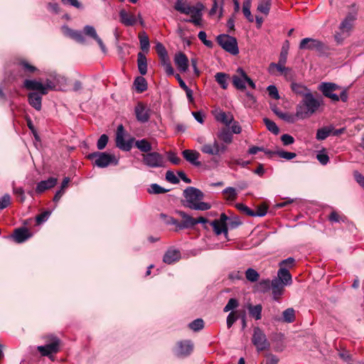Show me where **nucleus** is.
I'll return each instance as SVG.
<instances>
[{
  "mask_svg": "<svg viewBox=\"0 0 364 364\" xmlns=\"http://www.w3.org/2000/svg\"><path fill=\"white\" fill-rule=\"evenodd\" d=\"M174 9L181 14L190 16L186 22L193 23L196 26L202 27L203 11L205 6L200 2L192 4L191 1H176Z\"/></svg>",
  "mask_w": 364,
  "mask_h": 364,
  "instance_id": "f257e3e1",
  "label": "nucleus"
},
{
  "mask_svg": "<svg viewBox=\"0 0 364 364\" xmlns=\"http://www.w3.org/2000/svg\"><path fill=\"white\" fill-rule=\"evenodd\" d=\"M323 105L322 99L316 98L312 94H307L296 107V116L301 119L309 118Z\"/></svg>",
  "mask_w": 364,
  "mask_h": 364,
  "instance_id": "f03ea898",
  "label": "nucleus"
},
{
  "mask_svg": "<svg viewBox=\"0 0 364 364\" xmlns=\"http://www.w3.org/2000/svg\"><path fill=\"white\" fill-rule=\"evenodd\" d=\"M183 196L186 198L185 205L192 210H207L211 205L201 200L204 198L203 193L194 187H188L183 191Z\"/></svg>",
  "mask_w": 364,
  "mask_h": 364,
  "instance_id": "7ed1b4c3",
  "label": "nucleus"
},
{
  "mask_svg": "<svg viewBox=\"0 0 364 364\" xmlns=\"http://www.w3.org/2000/svg\"><path fill=\"white\" fill-rule=\"evenodd\" d=\"M318 89L324 97L331 99L332 102H336L341 100L346 102L348 100L347 89L341 87L334 82H323L319 84Z\"/></svg>",
  "mask_w": 364,
  "mask_h": 364,
  "instance_id": "20e7f679",
  "label": "nucleus"
},
{
  "mask_svg": "<svg viewBox=\"0 0 364 364\" xmlns=\"http://www.w3.org/2000/svg\"><path fill=\"white\" fill-rule=\"evenodd\" d=\"M46 345L37 347L38 351L43 356H50L60 350V340L55 336L47 335L44 336Z\"/></svg>",
  "mask_w": 364,
  "mask_h": 364,
  "instance_id": "39448f33",
  "label": "nucleus"
},
{
  "mask_svg": "<svg viewBox=\"0 0 364 364\" xmlns=\"http://www.w3.org/2000/svg\"><path fill=\"white\" fill-rule=\"evenodd\" d=\"M357 14L355 12L349 13L342 21L339 26L340 33L335 35L337 42H341L343 38L349 36L353 27V23L356 20Z\"/></svg>",
  "mask_w": 364,
  "mask_h": 364,
  "instance_id": "423d86ee",
  "label": "nucleus"
},
{
  "mask_svg": "<svg viewBox=\"0 0 364 364\" xmlns=\"http://www.w3.org/2000/svg\"><path fill=\"white\" fill-rule=\"evenodd\" d=\"M88 158L92 160L97 166L100 168L107 167L111 164H117L115 156L106 152H94L89 154Z\"/></svg>",
  "mask_w": 364,
  "mask_h": 364,
  "instance_id": "0eeeda50",
  "label": "nucleus"
},
{
  "mask_svg": "<svg viewBox=\"0 0 364 364\" xmlns=\"http://www.w3.org/2000/svg\"><path fill=\"white\" fill-rule=\"evenodd\" d=\"M217 41L225 51L232 55L238 54L237 42L235 37L228 34H221L217 37Z\"/></svg>",
  "mask_w": 364,
  "mask_h": 364,
  "instance_id": "6e6552de",
  "label": "nucleus"
},
{
  "mask_svg": "<svg viewBox=\"0 0 364 364\" xmlns=\"http://www.w3.org/2000/svg\"><path fill=\"white\" fill-rule=\"evenodd\" d=\"M142 161L150 168L164 167L165 164L164 157L156 151L142 154Z\"/></svg>",
  "mask_w": 364,
  "mask_h": 364,
  "instance_id": "1a4fd4ad",
  "label": "nucleus"
},
{
  "mask_svg": "<svg viewBox=\"0 0 364 364\" xmlns=\"http://www.w3.org/2000/svg\"><path fill=\"white\" fill-rule=\"evenodd\" d=\"M177 213L182 218V221L179 225V229L190 228H193L198 223L205 224L208 222V219L204 217L193 218L191 215L181 210L177 211Z\"/></svg>",
  "mask_w": 364,
  "mask_h": 364,
  "instance_id": "9d476101",
  "label": "nucleus"
},
{
  "mask_svg": "<svg viewBox=\"0 0 364 364\" xmlns=\"http://www.w3.org/2000/svg\"><path fill=\"white\" fill-rule=\"evenodd\" d=\"M252 341L258 351L266 350L269 346L265 334L259 327L254 328Z\"/></svg>",
  "mask_w": 364,
  "mask_h": 364,
  "instance_id": "9b49d317",
  "label": "nucleus"
},
{
  "mask_svg": "<svg viewBox=\"0 0 364 364\" xmlns=\"http://www.w3.org/2000/svg\"><path fill=\"white\" fill-rule=\"evenodd\" d=\"M324 44L314 38H305L299 43V49L322 51L324 49Z\"/></svg>",
  "mask_w": 364,
  "mask_h": 364,
  "instance_id": "f8f14e48",
  "label": "nucleus"
},
{
  "mask_svg": "<svg viewBox=\"0 0 364 364\" xmlns=\"http://www.w3.org/2000/svg\"><path fill=\"white\" fill-rule=\"evenodd\" d=\"M134 139L132 138L128 141H125L124 138V128L122 124L117 127L116 134V145L118 148L124 151H129L132 147Z\"/></svg>",
  "mask_w": 364,
  "mask_h": 364,
  "instance_id": "ddd939ff",
  "label": "nucleus"
},
{
  "mask_svg": "<svg viewBox=\"0 0 364 364\" xmlns=\"http://www.w3.org/2000/svg\"><path fill=\"white\" fill-rule=\"evenodd\" d=\"M193 350V343L189 340L178 341L174 352L179 357H186L189 355Z\"/></svg>",
  "mask_w": 364,
  "mask_h": 364,
  "instance_id": "4468645a",
  "label": "nucleus"
},
{
  "mask_svg": "<svg viewBox=\"0 0 364 364\" xmlns=\"http://www.w3.org/2000/svg\"><path fill=\"white\" fill-rule=\"evenodd\" d=\"M134 112L137 121L146 123L150 118V109L142 102H138L134 108Z\"/></svg>",
  "mask_w": 364,
  "mask_h": 364,
  "instance_id": "2eb2a0df",
  "label": "nucleus"
},
{
  "mask_svg": "<svg viewBox=\"0 0 364 364\" xmlns=\"http://www.w3.org/2000/svg\"><path fill=\"white\" fill-rule=\"evenodd\" d=\"M236 73V75L232 76V84L238 90H245L247 75L243 69L240 68H237Z\"/></svg>",
  "mask_w": 364,
  "mask_h": 364,
  "instance_id": "dca6fc26",
  "label": "nucleus"
},
{
  "mask_svg": "<svg viewBox=\"0 0 364 364\" xmlns=\"http://www.w3.org/2000/svg\"><path fill=\"white\" fill-rule=\"evenodd\" d=\"M120 22L126 26H132L137 22V17L126 9L119 11Z\"/></svg>",
  "mask_w": 364,
  "mask_h": 364,
  "instance_id": "f3484780",
  "label": "nucleus"
},
{
  "mask_svg": "<svg viewBox=\"0 0 364 364\" xmlns=\"http://www.w3.org/2000/svg\"><path fill=\"white\" fill-rule=\"evenodd\" d=\"M286 285L282 284L279 279H273L271 281V288L273 299L278 301L284 291V287Z\"/></svg>",
  "mask_w": 364,
  "mask_h": 364,
  "instance_id": "a211bd4d",
  "label": "nucleus"
},
{
  "mask_svg": "<svg viewBox=\"0 0 364 364\" xmlns=\"http://www.w3.org/2000/svg\"><path fill=\"white\" fill-rule=\"evenodd\" d=\"M23 86L28 90L38 91L41 95L47 94L46 87L39 81L34 80H26L23 82Z\"/></svg>",
  "mask_w": 364,
  "mask_h": 364,
  "instance_id": "6ab92c4d",
  "label": "nucleus"
},
{
  "mask_svg": "<svg viewBox=\"0 0 364 364\" xmlns=\"http://www.w3.org/2000/svg\"><path fill=\"white\" fill-rule=\"evenodd\" d=\"M174 63L180 72L185 73L188 70V59L184 53L181 52L176 53L174 57Z\"/></svg>",
  "mask_w": 364,
  "mask_h": 364,
  "instance_id": "aec40b11",
  "label": "nucleus"
},
{
  "mask_svg": "<svg viewBox=\"0 0 364 364\" xmlns=\"http://www.w3.org/2000/svg\"><path fill=\"white\" fill-rule=\"evenodd\" d=\"M285 64L286 63H282L280 60H279L277 63H270L268 68L269 73L274 75L275 70H277L281 74H284L285 77H287L291 70L289 68L285 67Z\"/></svg>",
  "mask_w": 364,
  "mask_h": 364,
  "instance_id": "412c9836",
  "label": "nucleus"
},
{
  "mask_svg": "<svg viewBox=\"0 0 364 364\" xmlns=\"http://www.w3.org/2000/svg\"><path fill=\"white\" fill-rule=\"evenodd\" d=\"M84 33L85 35L91 37L94 40L97 41L99 46L100 47L103 53H106V47L105 44L103 43L102 39L98 36L97 34V32L93 26H85L84 28Z\"/></svg>",
  "mask_w": 364,
  "mask_h": 364,
  "instance_id": "4be33fe9",
  "label": "nucleus"
},
{
  "mask_svg": "<svg viewBox=\"0 0 364 364\" xmlns=\"http://www.w3.org/2000/svg\"><path fill=\"white\" fill-rule=\"evenodd\" d=\"M57 183V178L50 177L48 180L41 181L39 182L36 188V191L38 193H41L45 191L54 187Z\"/></svg>",
  "mask_w": 364,
  "mask_h": 364,
  "instance_id": "5701e85b",
  "label": "nucleus"
},
{
  "mask_svg": "<svg viewBox=\"0 0 364 364\" xmlns=\"http://www.w3.org/2000/svg\"><path fill=\"white\" fill-rule=\"evenodd\" d=\"M182 155L183 158L189 163L196 166H199L200 164V163L198 161L200 154L197 151L186 149L182 151Z\"/></svg>",
  "mask_w": 364,
  "mask_h": 364,
  "instance_id": "b1692460",
  "label": "nucleus"
},
{
  "mask_svg": "<svg viewBox=\"0 0 364 364\" xmlns=\"http://www.w3.org/2000/svg\"><path fill=\"white\" fill-rule=\"evenodd\" d=\"M200 151L208 155L218 156V141L215 139L213 144L204 143L200 148Z\"/></svg>",
  "mask_w": 364,
  "mask_h": 364,
  "instance_id": "393cba45",
  "label": "nucleus"
},
{
  "mask_svg": "<svg viewBox=\"0 0 364 364\" xmlns=\"http://www.w3.org/2000/svg\"><path fill=\"white\" fill-rule=\"evenodd\" d=\"M181 258V252L176 250H168L164 255L163 261L168 264L176 262Z\"/></svg>",
  "mask_w": 364,
  "mask_h": 364,
  "instance_id": "a878e982",
  "label": "nucleus"
},
{
  "mask_svg": "<svg viewBox=\"0 0 364 364\" xmlns=\"http://www.w3.org/2000/svg\"><path fill=\"white\" fill-rule=\"evenodd\" d=\"M276 279H279L282 284L287 285H289L292 282L291 275L289 273V270H287L284 267H280L277 272V277Z\"/></svg>",
  "mask_w": 364,
  "mask_h": 364,
  "instance_id": "bb28decb",
  "label": "nucleus"
},
{
  "mask_svg": "<svg viewBox=\"0 0 364 364\" xmlns=\"http://www.w3.org/2000/svg\"><path fill=\"white\" fill-rule=\"evenodd\" d=\"M41 95H42L36 92H31L28 95V102L30 105L35 108L36 110H41Z\"/></svg>",
  "mask_w": 364,
  "mask_h": 364,
  "instance_id": "cd10ccee",
  "label": "nucleus"
},
{
  "mask_svg": "<svg viewBox=\"0 0 364 364\" xmlns=\"http://www.w3.org/2000/svg\"><path fill=\"white\" fill-rule=\"evenodd\" d=\"M291 88L295 94L301 95L303 97H305L307 94H312L311 91L307 87L300 83L292 82Z\"/></svg>",
  "mask_w": 364,
  "mask_h": 364,
  "instance_id": "c85d7f7f",
  "label": "nucleus"
},
{
  "mask_svg": "<svg viewBox=\"0 0 364 364\" xmlns=\"http://www.w3.org/2000/svg\"><path fill=\"white\" fill-rule=\"evenodd\" d=\"M30 237L28 231L26 228H18L15 230L13 237L16 242L21 243L26 240Z\"/></svg>",
  "mask_w": 364,
  "mask_h": 364,
  "instance_id": "c756f323",
  "label": "nucleus"
},
{
  "mask_svg": "<svg viewBox=\"0 0 364 364\" xmlns=\"http://www.w3.org/2000/svg\"><path fill=\"white\" fill-rule=\"evenodd\" d=\"M250 316L256 320H259L262 318V306L261 304H257L253 306L251 304H248L247 306Z\"/></svg>",
  "mask_w": 364,
  "mask_h": 364,
  "instance_id": "7c9ffc66",
  "label": "nucleus"
},
{
  "mask_svg": "<svg viewBox=\"0 0 364 364\" xmlns=\"http://www.w3.org/2000/svg\"><path fill=\"white\" fill-rule=\"evenodd\" d=\"M217 135L220 140L226 144H230L232 141V134L228 127L220 129Z\"/></svg>",
  "mask_w": 364,
  "mask_h": 364,
  "instance_id": "2f4dec72",
  "label": "nucleus"
},
{
  "mask_svg": "<svg viewBox=\"0 0 364 364\" xmlns=\"http://www.w3.org/2000/svg\"><path fill=\"white\" fill-rule=\"evenodd\" d=\"M137 65L141 75H144L147 73V62L146 58L142 53H139L137 55Z\"/></svg>",
  "mask_w": 364,
  "mask_h": 364,
  "instance_id": "473e14b6",
  "label": "nucleus"
},
{
  "mask_svg": "<svg viewBox=\"0 0 364 364\" xmlns=\"http://www.w3.org/2000/svg\"><path fill=\"white\" fill-rule=\"evenodd\" d=\"M138 38L140 43V48L145 53L149 51L150 43L149 39L147 34L144 32H140L138 35Z\"/></svg>",
  "mask_w": 364,
  "mask_h": 364,
  "instance_id": "72a5a7b5",
  "label": "nucleus"
},
{
  "mask_svg": "<svg viewBox=\"0 0 364 364\" xmlns=\"http://www.w3.org/2000/svg\"><path fill=\"white\" fill-rule=\"evenodd\" d=\"M333 130V126L323 127L321 129H318L316 132V139L320 141L326 139L331 134Z\"/></svg>",
  "mask_w": 364,
  "mask_h": 364,
  "instance_id": "f704fd0d",
  "label": "nucleus"
},
{
  "mask_svg": "<svg viewBox=\"0 0 364 364\" xmlns=\"http://www.w3.org/2000/svg\"><path fill=\"white\" fill-rule=\"evenodd\" d=\"M63 29L66 35L69 36L76 41L80 43L85 42V38L80 31H73L68 27H65Z\"/></svg>",
  "mask_w": 364,
  "mask_h": 364,
  "instance_id": "c9c22d12",
  "label": "nucleus"
},
{
  "mask_svg": "<svg viewBox=\"0 0 364 364\" xmlns=\"http://www.w3.org/2000/svg\"><path fill=\"white\" fill-rule=\"evenodd\" d=\"M135 146L141 151L146 154L152 149L151 144L146 139L135 141Z\"/></svg>",
  "mask_w": 364,
  "mask_h": 364,
  "instance_id": "e433bc0d",
  "label": "nucleus"
},
{
  "mask_svg": "<svg viewBox=\"0 0 364 364\" xmlns=\"http://www.w3.org/2000/svg\"><path fill=\"white\" fill-rule=\"evenodd\" d=\"M210 225L213 227V231L217 235H221L222 233H224L225 235H228L227 225L220 224L218 221L215 220L210 223Z\"/></svg>",
  "mask_w": 364,
  "mask_h": 364,
  "instance_id": "4c0bfd02",
  "label": "nucleus"
},
{
  "mask_svg": "<svg viewBox=\"0 0 364 364\" xmlns=\"http://www.w3.org/2000/svg\"><path fill=\"white\" fill-rule=\"evenodd\" d=\"M134 84L136 91L139 93L144 92L147 89L146 80L143 77H137L135 79Z\"/></svg>",
  "mask_w": 364,
  "mask_h": 364,
  "instance_id": "58836bf2",
  "label": "nucleus"
},
{
  "mask_svg": "<svg viewBox=\"0 0 364 364\" xmlns=\"http://www.w3.org/2000/svg\"><path fill=\"white\" fill-rule=\"evenodd\" d=\"M216 82L220 85L223 89H227L228 83V75L224 73H218L215 75Z\"/></svg>",
  "mask_w": 364,
  "mask_h": 364,
  "instance_id": "ea45409f",
  "label": "nucleus"
},
{
  "mask_svg": "<svg viewBox=\"0 0 364 364\" xmlns=\"http://www.w3.org/2000/svg\"><path fill=\"white\" fill-rule=\"evenodd\" d=\"M223 194L225 195V198L228 201H233L237 198V192L235 188L232 187H228L223 191Z\"/></svg>",
  "mask_w": 364,
  "mask_h": 364,
  "instance_id": "a19ab883",
  "label": "nucleus"
},
{
  "mask_svg": "<svg viewBox=\"0 0 364 364\" xmlns=\"http://www.w3.org/2000/svg\"><path fill=\"white\" fill-rule=\"evenodd\" d=\"M245 277L250 282H255L259 278V274L252 268H248L245 271Z\"/></svg>",
  "mask_w": 364,
  "mask_h": 364,
  "instance_id": "79ce46f5",
  "label": "nucleus"
},
{
  "mask_svg": "<svg viewBox=\"0 0 364 364\" xmlns=\"http://www.w3.org/2000/svg\"><path fill=\"white\" fill-rule=\"evenodd\" d=\"M283 321L287 323H292L295 320V311L292 308L287 309L283 311Z\"/></svg>",
  "mask_w": 364,
  "mask_h": 364,
  "instance_id": "37998d69",
  "label": "nucleus"
},
{
  "mask_svg": "<svg viewBox=\"0 0 364 364\" xmlns=\"http://www.w3.org/2000/svg\"><path fill=\"white\" fill-rule=\"evenodd\" d=\"M271 288V282L269 279L260 281L257 285V290L260 293H265Z\"/></svg>",
  "mask_w": 364,
  "mask_h": 364,
  "instance_id": "c03bdc74",
  "label": "nucleus"
},
{
  "mask_svg": "<svg viewBox=\"0 0 364 364\" xmlns=\"http://www.w3.org/2000/svg\"><path fill=\"white\" fill-rule=\"evenodd\" d=\"M19 66L21 68V69L25 72L26 75L32 74L37 70V68L35 66L29 64L26 60L21 61L19 63Z\"/></svg>",
  "mask_w": 364,
  "mask_h": 364,
  "instance_id": "a18cd8bd",
  "label": "nucleus"
},
{
  "mask_svg": "<svg viewBox=\"0 0 364 364\" xmlns=\"http://www.w3.org/2000/svg\"><path fill=\"white\" fill-rule=\"evenodd\" d=\"M250 1H245L242 6V12L245 18L248 20L249 22L254 21V17L250 11Z\"/></svg>",
  "mask_w": 364,
  "mask_h": 364,
  "instance_id": "49530a36",
  "label": "nucleus"
},
{
  "mask_svg": "<svg viewBox=\"0 0 364 364\" xmlns=\"http://www.w3.org/2000/svg\"><path fill=\"white\" fill-rule=\"evenodd\" d=\"M263 122L269 131H270L274 134H277L279 133V129L277 124L273 121L270 120L268 118H264Z\"/></svg>",
  "mask_w": 364,
  "mask_h": 364,
  "instance_id": "de8ad7c7",
  "label": "nucleus"
},
{
  "mask_svg": "<svg viewBox=\"0 0 364 364\" xmlns=\"http://www.w3.org/2000/svg\"><path fill=\"white\" fill-rule=\"evenodd\" d=\"M189 328L194 331H198L204 327V322L201 318H197L191 322L188 325Z\"/></svg>",
  "mask_w": 364,
  "mask_h": 364,
  "instance_id": "09e8293b",
  "label": "nucleus"
},
{
  "mask_svg": "<svg viewBox=\"0 0 364 364\" xmlns=\"http://www.w3.org/2000/svg\"><path fill=\"white\" fill-rule=\"evenodd\" d=\"M239 311H232L227 317V327L230 328L233 323L238 319Z\"/></svg>",
  "mask_w": 364,
  "mask_h": 364,
  "instance_id": "8fccbe9b",
  "label": "nucleus"
},
{
  "mask_svg": "<svg viewBox=\"0 0 364 364\" xmlns=\"http://www.w3.org/2000/svg\"><path fill=\"white\" fill-rule=\"evenodd\" d=\"M216 119L218 121L223 122L225 125H229L232 120V117L228 116L225 112H222L217 115Z\"/></svg>",
  "mask_w": 364,
  "mask_h": 364,
  "instance_id": "3c124183",
  "label": "nucleus"
},
{
  "mask_svg": "<svg viewBox=\"0 0 364 364\" xmlns=\"http://www.w3.org/2000/svg\"><path fill=\"white\" fill-rule=\"evenodd\" d=\"M257 11L267 15L268 14L270 9L269 1H261L257 8Z\"/></svg>",
  "mask_w": 364,
  "mask_h": 364,
  "instance_id": "603ef678",
  "label": "nucleus"
},
{
  "mask_svg": "<svg viewBox=\"0 0 364 364\" xmlns=\"http://www.w3.org/2000/svg\"><path fill=\"white\" fill-rule=\"evenodd\" d=\"M238 306V301L236 299L232 298L228 301V304L224 307L223 311L225 312H228L229 311L236 309Z\"/></svg>",
  "mask_w": 364,
  "mask_h": 364,
  "instance_id": "864d4df0",
  "label": "nucleus"
},
{
  "mask_svg": "<svg viewBox=\"0 0 364 364\" xmlns=\"http://www.w3.org/2000/svg\"><path fill=\"white\" fill-rule=\"evenodd\" d=\"M166 192H167V190L156 183L151 184L150 188L149 189V193L154 194L164 193Z\"/></svg>",
  "mask_w": 364,
  "mask_h": 364,
  "instance_id": "5fc2aeb1",
  "label": "nucleus"
},
{
  "mask_svg": "<svg viewBox=\"0 0 364 364\" xmlns=\"http://www.w3.org/2000/svg\"><path fill=\"white\" fill-rule=\"evenodd\" d=\"M286 46H282V50H281V53H280V55H279V60L282 61V63H287V55H288V49H289V42L287 41H286Z\"/></svg>",
  "mask_w": 364,
  "mask_h": 364,
  "instance_id": "6e6d98bb",
  "label": "nucleus"
},
{
  "mask_svg": "<svg viewBox=\"0 0 364 364\" xmlns=\"http://www.w3.org/2000/svg\"><path fill=\"white\" fill-rule=\"evenodd\" d=\"M227 164L229 166V167L232 168L235 165L245 167L246 166H247L250 164V161H242L241 159H232V160L227 162Z\"/></svg>",
  "mask_w": 364,
  "mask_h": 364,
  "instance_id": "4d7b16f0",
  "label": "nucleus"
},
{
  "mask_svg": "<svg viewBox=\"0 0 364 364\" xmlns=\"http://www.w3.org/2000/svg\"><path fill=\"white\" fill-rule=\"evenodd\" d=\"M269 95L274 100L279 99L278 90L274 85H269L267 88Z\"/></svg>",
  "mask_w": 364,
  "mask_h": 364,
  "instance_id": "13d9d810",
  "label": "nucleus"
},
{
  "mask_svg": "<svg viewBox=\"0 0 364 364\" xmlns=\"http://www.w3.org/2000/svg\"><path fill=\"white\" fill-rule=\"evenodd\" d=\"M51 212L49 210H46L41 214L36 216V223L37 224H41L46 221L49 216L50 215Z\"/></svg>",
  "mask_w": 364,
  "mask_h": 364,
  "instance_id": "bf43d9fd",
  "label": "nucleus"
},
{
  "mask_svg": "<svg viewBox=\"0 0 364 364\" xmlns=\"http://www.w3.org/2000/svg\"><path fill=\"white\" fill-rule=\"evenodd\" d=\"M276 154L283 159L291 160L296 157V154L293 152H288L285 151H278Z\"/></svg>",
  "mask_w": 364,
  "mask_h": 364,
  "instance_id": "052dcab7",
  "label": "nucleus"
},
{
  "mask_svg": "<svg viewBox=\"0 0 364 364\" xmlns=\"http://www.w3.org/2000/svg\"><path fill=\"white\" fill-rule=\"evenodd\" d=\"M236 208L249 216H255V210H251L242 203L236 204Z\"/></svg>",
  "mask_w": 364,
  "mask_h": 364,
  "instance_id": "680f3d73",
  "label": "nucleus"
},
{
  "mask_svg": "<svg viewBox=\"0 0 364 364\" xmlns=\"http://www.w3.org/2000/svg\"><path fill=\"white\" fill-rule=\"evenodd\" d=\"M108 142V136L106 134L100 136L97 141V146L99 150H102L106 146Z\"/></svg>",
  "mask_w": 364,
  "mask_h": 364,
  "instance_id": "e2e57ef3",
  "label": "nucleus"
},
{
  "mask_svg": "<svg viewBox=\"0 0 364 364\" xmlns=\"http://www.w3.org/2000/svg\"><path fill=\"white\" fill-rule=\"evenodd\" d=\"M166 179L173 183V184H177L179 183V179L177 178V176L175 175V173L171 171H168L166 173Z\"/></svg>",
  "mask_w": 364,
  "mask_h": 364,
  "instance_id": "0e129e2a",
  "label": "nucleus"
},
{
  "mask_svg": "<svg viewBox=\"0 0 364 364\" xmlns=\"http://www.w3.org/2000/svg\"><path fill=\"white\" fill-rule=\"evenodd\" d=\"M11 203V197L9 194H5L0 199V209H4L8 207Z\"/></svg>",
  "mask_w": 364,
  "mask_h": 364,
  "instance_id": "69168bd1",
  "label": "nucleus"
},
{
  "mask_svg": "<svg viewBox=\"0 0 364 364\" xmlns=\"http://www.w3.org/2000/svg\"><path fill=\"white\" fill-rule=\"evenodd\" d=\"M281 140L284 146L292 144L294 142V137L287 134L282 135Z\"/></svg>",
  "mask_w": 364,
  "mask_h": 364,
  "instance_id": "338daca9",
  "label": "nucleus"
},
{
  "mask_svg": "<svg viewBox=\"0 0 364 364\" xmlns=\"http://www.w3.org/2000/svg\"><path fill=\"white\" fill-rule=\"evenodd\" d=\"M155 48L159 57L168 54L166 48L161 43H157Z\"/></svg>",
  "mask_w": 364,
  "mask_h": 364,
  "instance_id": "774afa93",
  "label": "nucleus"
}]
</instances>
